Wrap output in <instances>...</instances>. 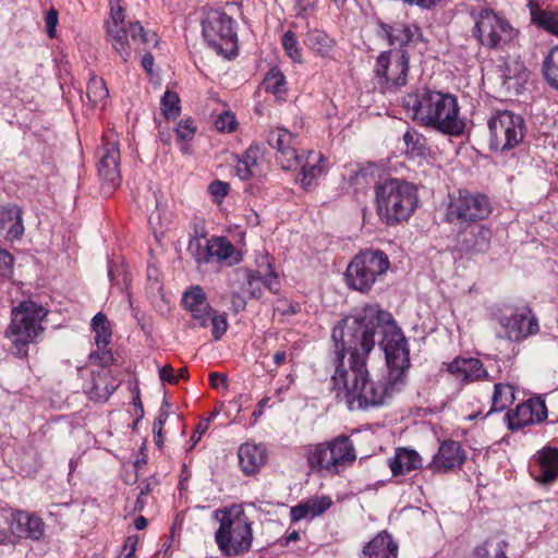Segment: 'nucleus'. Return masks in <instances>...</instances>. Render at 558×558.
<instances>
[{"mask_svg": "<svg viewBox=\"0 0 558 558\" xmlns=\"http://www.w3.org/2000/svg\"><path fill=\"white\" fill-rule=\"evenodd\" d=\"M417 204V187L413 183L392 178L376 185L377 213L388 226L407 221Z\"/></svg>", "mask_w": 558, "mask_h": 558, "instance_id": "39448f33", "label": "nucleus"}, {"mask_svg": "<svg viewBox=\"0 0 558 558\" xmlns=\"http://www.w3.org/2000/svg\"><path fill=\"white\" fill-rule=\"evenodd\" d=\"M492 232L483 226L472 229L470 238L462 241V248L468 253H485L490 246Z\"/></svg>", "mask_w": 558, "mask_h": 558, "instance_id": "7c9ffc66", "label": "nucleus"}, {"mask_svg": "<svg viewBox=\"0 0 558 558\" xmlns=\"http://www.w3.org/2000/svg\"><path fill=\"white\" fill-rule=\"evenodd\" d=\"M439 0H403V2L411 4V5H417L423 9H430L434 7Z\"/></svg>", "mask_w": 558, "mask_h": 558, "instance_id": "0e129e2a", "label": "nucleus"}, {"mask_svg": "<svg viewBox=\"0 0 558 558\" xmlns=\"http://www.w3.org/2000/svg\"><path fill=\"white\" fill-rule=\"evenodd\" d=\"M305 518H310V511L306 502L295 506L291 509L292 521H300Z\"/></svg>", "mask_w": 558, "mask_h": 558, "instance_id": "13d9d810", "label": "nucleus"}, {"mask_svg": "<svg viewBox=\"0 0 558 558\" xmlns=\"http://www.w3.org/2000/svg\"><path fill=\"white\" fill-rule=\"evenodd\" d=\"M492 213L488 197L481 193L459 191L451 197L446 213V220L460 228L486 219Z\"/></svg>", "mask_w": 558, "mask_h": 558, "instance_id": "f8f14e48", "label": "nucleus"}, {"mask_svg": "<svg viewBox=\"0 0 558 558\" xmlns=\"http://www.w3.org/2000/svg\"><path fill=\"white\" fill-rule=\"evenodd\" d=\"M234 174L242 181L263 175V153L258 144L251 145L234 165Z\"/></svg>", "mask_w": 558, "mask_h": 558, "instance_id": "5701e85b", "label": "nucleus"}, {"mask_svg": "<svg viewBox=\"0 0 558 558\" xmlns=\"http://www.w3.org/2000/svg\"><path fill=\"white\" fill-rule=\"evenodd\" d=\"M161 111L167 119H174L179 116L180 98L175 92L166 90L160 100Z\"/></svg>", "mask_w": 558, "mask_h": 558, "instance_id": "79ce46f5", "label": "nucleus"}, {"mask_svg": "<svg viewBox=\"0 0 558 558\" xmlns=\"http://www.w3.org/2000/svg\"><path fill=\"white\" fill-rule=\"evenodd\" d=\"M209 325L213 327V337L219 340L228 329V323L225 314L216 315L214 310L209 314Z\"/></svg>", "mask_w": 558, "mask_h": 558, "instance_id": "de8ad7c7", "label": "nucleus"}, {"mask_svg": "<svg viewBox=\"0 0 558 558\" xmlns=\"http://www.w3.org/2000/svg\"><path fill=\"white\" fill-rule=\"evenodd\" d=\"M490 135L495 140H523L524 121L510 111H499L488 121Z\"/></svg>", "mask_w": 558, "mask_h": 558, "instance_id": "f3484780", "label": "nucleus"}, {"mask_svg": "<svg viewBox=\"0 0 558 558\" xmlns=\"http://www.w3.org/2000/svg\"><path fill=\"white\" fill-rule=\"evenodd\" d=\"M234 20L219 10H210L202 22L203 36L218 54L231 58L236 52Z\"/></svg>", "mask_w": 558, "mask_h": 558, "instance_id": "9b49d317", "label": "nucleus"}, {"mask_svg": "<svg viewBox=\"0 0 558 558\" xmlns=\"http://www.w3.org/2000/svg\"><path fill=\"white\" fill-rule=\"evenodd\" d=\"M142 65L148 73L153 71L154 57L151 53L147 52L144 54L142 59Z\"/></svg>", "mask_w": 558, "mask_h": 558, "instance_id": "338daca9", "label": "nucleus"}, {"mask_svg": "<svg viewBox=\"0 0 558 558\" xmlns=\"http://www.w3.org/2000/svg\"><path fill=\"white\" fill-rule=\"evenodd\" d=\"M508 544L500 537L487 538L473 550V558H508Z\"/></svg>", "mask_w": 558, "mask_h": 558, "instance_id": "72a5a7b5", "label": "nucleus"}, {"mask_svg": "<svg viewBox=\"0 0 558 558\" xmlns=\"http://www.w3.org/2000/svg\"><path fill=\"white\" fill-rule=\"evenodd\" d=\"M331 499L327 496H316L306 501L310 518L323 514L331 506Z\"/></svg>", "mask_w": 558, "mask_h": 558, "instance_id": "49530a36", "label": "nucleus"}, {"mask_svg": "<svg viewBox=\"0 0 558 558\" xmlns=\"http://www.w3.org/2000/svg\"><path fill=\"white\" fill-rule=\"evenodd\" d=\"M263 286L264 288L268 289L270 292H278L279 290V281L278 277L274 272H269L266 275H263Z\"/></svg>", "mask_w": 558, "mask_h": 558, "instance_id": "4d7b16f0", "label": "nucleus"}, {"mask_svg": "<svg viewBox=\"0 0 558 558\" xmlns=\"http://www.w3.org/2000/svg\"><path fill=\"white\" fill-rule=\"evenodd\" d=\"M304 45L317 54L327 57L332 50L333 40L325 32L312 29L306 33Z\"/></svg>", "mask_w": 558, "mask_h": 558, "instance_id": "f704fd0d", "label": "nucleus"}, {"mask_svg": "<svg viewBox=\"0 0 558 558\" xmlns=\"http://www.w3.org/2000/svg\"><path fill=\"white\" fill-rule=\"evenodd\" d=\"M92 364L106 367L113 363V354L110 350L106 348H100L97 351H94L88 356Z\"/></svg>", "mask_w": 558, "mask_h": 558, "instance_id": "09e8293b", "label": "nucleus"}, {"mask_svg": "<svg viewBox=\"0 0 558 558\" xmlns=\"http://www.w3.org/2000/svg\"><path fill=\"white\" fill-rule=\"evenodd\" d=\"M92 329L95 332V342L98 349L107 348L111 341V328L107 316L97 313L92 319Z\"/></svg>", "mask_w": 558, "mask_h": 558, "instance_id": "c9c22d12", "label": "nucleus"}, {"mask_svg": "<svg viewBox=\"0 0 558 558\" xmlns=\"http://www.w3.org/2000/svg\"><path fill=\"white\" fill-rule=\"evenodd\" d=\"M390 45L413 46L423 39L422 32L416 25L395 24L383 27Z\"/></svg>", "mask_w": 558, "mask_h": 558, "instance_id": "cd10ccee", "label": "nucleus"}, {"mask_svg": "<svg viewBox=\"0 0 558 558\" xmlns=\"http://www.w3.org/2000/svg\"><path fill=\"white\" fill-rule=\"evenodd\" d=\"M13 257L5 251L0 252V276L10 277L12 274Z\"/></svg>", "mask_w": 558, "mask_h": 558, "instance_id": "864d4df0", "label": "nucleus"}, {"mask_svg": "<svg viewBox=\"0 0 558 558\" xmlns=\"http://www.w3.org/2000/svg\"><path fill=\"white\" fill-rule=\"evenodd\" d=\"M58 25V11L51 8L46 15V29L50 38H54Z\"/></svg>", "mask_w": 558, "mask_h": 558, "instance_id": "603ef678", "label": "nucleus"}, {"mask_svg": "<svg viewBox=\"0 0 558 558\" xmlns=\"http://www.w3.org/2000/svg\"><path fill=\"white\" fill-rule=\"evenodd\" d=\"M300 167V182L303 187L310 189L323 174H325L327 170V160L320 151L310 150L304 156Z\"/></svg>", "mask_w": 558, "mask_h": 558, "instance_id": "b1692460", "label": "nucleus"}, {"mask_svg": "<svg viewBox=\"0 0 558 558\" xmlns=\"http://www.w3.org/2000/svg\"><path fill=\"white\" fill-rule=\"evenodd\" d=\"M263 275L259 271L250 272L247 276V289L253 298H259L263 293Z\"/></svg>", "mask_w": 558, "mask_h": 558, "instance_id": "8fccbe9b", "label": "nucleus"}, {"mask_svg": "<svg viewBox=\"0 0 558 558\" xmlns=\"http://www.w3.org/2000/svg\"><path fill=\"white\" fill-rule=\"evenodd\" d=\"M272 136H276L277 140H282L283 137L286 136H289V137H295L298 136V134H292L289 130L284 129V128H277L274 132H272Z\"/></svg>", "mask_w": 558, "mask_h": 558, "instance_id": "774afa93", "label": "nucleus"}, {"mask_svg": "<svg viewBox=\"0 0 558 558\" xmlns=\"http://www.w3.org/2000/svg\"><path fill=\"white\" fill-rule=\"evenodd\" d=\"M159 376L162 381H167L171 385H174L178 383V377L174 375V371L172 366L165 365L159 369Z\"/></svg>", "mask_w": 558, "mask_h": 558, "instance_id": "052dcab7", "label": "nucleus"}, {"mask_svg": "<svg viewBox=\"0 0 558 558\" xmlns=\"http://www.w3.org/2000/svg\"><path fill=\"white\" fill-rule=\"evenodd\" d=\"M381 328L383 339L380 345L385 352L387 365H392V374L399 376L402 368L410 365L407 339L396 325L390 313L381 311L375 305L365 306L361 313L345 317L332 330V340L336 343L335 366L338 355L343 354L347 365L353 364L356 359L366 362L369 352L375 345V333Z\"/></svg>", "mask_w": 558, "mask_h": 558, "instance_id": "f257e3e1", "label": "nucleus"}, {"mask_svg": "<svg viewBox=\"0 0 558 558\" xmlns=\"http://www.w3.org/2000/svg\"><path fill=\"white\" fill-rule=\"evenodd\" d=\"M7 523L10 533L17 538L40 541L45 536V522L36 513L12 510Z\"/></svg>", "mask_w": 558, "mask_h": 558, "instance_id": "2eb2a0df", "label": "nucleus"}, {"mask_svg": "<svg viewBox=\"0 0 558 558\" xmlns=\"http://www.w3.org/2000/svg\"><path fill=\"white\" fill-rule=\"evenodd\" d=\"M109 17L105 21L106 41L123 62H128L134 53L158 45L155 32L145 31L140 22H125L120 0H109Z\"/></svg>", "mask_w": 558, "mask_h": 558, "instance_id": "20e7f679", "label": "nucleus"}, {"mask_svg": "<svg viewBox=\"0 0 558 558\" xmlns=\"http://www.w3.org/2000/svg\"><path fill=\"white\" fill-rule=\"evenodd\" d=\"M308 466L318 472L339 474L356 460L355 448L347 436L310 445L306 449Z\"/></svg>", "mask_w": 558, "mask_h": 558, "instance_id": "6e6552de", "label": "nucleus"}, {"mask_svg": "<svg viewBox=\"0 0 558 558\" xmlns=\"http://www.w3.org/2000/svg\"><path fill=\"white\" fill-rule=\"evenodd\" d=\"M215 128L221 133L233 132L238 126L235 116L230 111H223L215 119Z\"/></svg>", "mask_w": 558, "mask_h": 558, "instance_id": "a18cd8bd", "label": "nucleus"}, {"mask_svg": "<svg viewBox=\"0 0 558 558\" xmlns=\"http://www.w3.org/2000/svg\"><path fill=\"white\" fill-rule=\"evenodd\" d=\"M7 229L9 240L20 239L24 233L22 210L15 204L0 206V230Z\"/></svg>", "mask_w": 558, "mask_h": 558, "instance_id": "a878e982", "label": "nucleus"}, {"mask_svg": "<svg viewBox=\"0 0 558 558\" xmlns=\"http://www.w3.org/2000/svg\"><path fill=\"white\" fill-rule=\"evenodd\" d=\"M388 368L387 376L373 379L369 378L366 362L363 363L361 357L353 360L352 365H347L344 355L339 353L338 364L332 375L336 397L344 400L351 410L383 405L398 389V386L403 384L407 369L402 368L397 377L392 374L395 367L388 365Z\"/></svg>", "mask_w": 558, "mask_h": 558, "instance_id": "f03ea898", "label": "nucleus"}, {"mask_svg": "<svg viewBox=\"0 0 558 558\" xmlns=\"http://www.w3.org/2000/svg\"><path fill=\"white\" fill-rule=\"evenodd\" d=\"M399 546L392 536L386 532H379L363 548L362 558H398Z\"/></svg>", "mask_w": 558, "mask_h": 558, "instance_id": "393cba45", "label": "nucleus"}, {"mask_svg": "<svg viewBox=\"0 0 558 558\" xmlns=\"http://www.w3.org/2000/svg\"><path fill=\"white\" fill-rule=\"evenodd\" d=\"M209 240L194 238L189 243V252L198 264L208 263L210 260Z\"/></svg>", "mask_w": 558, "mask_h": 558, "instance_id": "37998d69", "label": "nucleus"}, {"mask_svg": "<svg viewBox=\"0 0 558 558\" xmlns=\"http://www.w3.org/2000/svg\"><path fill=\"white\" fill-rule=\"evenodd\" d=\"M388 255L379 250L361 251L350 262L345 271L348 286L360 292H368L389 269Z\"/></svg>", "mask_w": 558, "mask_h": 558, "instance_id": "9d476101", "label": "nucleus"}, {"mask_svg": "<svg viewBox=\"0 0 558 558\" xmlns=\"http://www.w3.org/2000/svg\"><path fill=\"white\" fill-rule=\"evenodd\" d=\"M272 146L276 151V160L282 169L290 170L301 165L305 155L299 154L291 142H274Z\"/></svg>", "mask_w": 558, "mask_h": 558, "instance_id": "2f4dec72", "label": "nucleus"}, {"mask_svg": "<svg viewBox=\"0 0 558 558\" xmlns=\"http://www.w3.org/2000/svg\"><path fill=\"white\" fill-rule=\"evenodd\" d=\"M531 16L534 23L558 36V13L534 8L531 10Z\"/></svg>", "mask_w": 558, "mask_h": 558, "instance_id": "a19ab883", "label": "nucleus"}, {"mask_svg": "<svg viewBox=\"0 0 558 558\" xmlns=\"http://www.w3.org/2000/svg\"><path fill=\"white\" fill-rule=\"evenodd\" d=\"M86 94L93 106H105L109 98V92L105 81L96 75L89 78Z\"/></svg>", "mask_w": 558, "mask_h": 558, "instance_id": "4c0bfd02", "label": "nucleus"}, {"mask_svg": "<svg viewBox=\"0 0 558 558\" xmlns=\"http://www.w3.org/2000/svg\"><path fill=\"white\" fill-rule=\"evenodd\" d=\"M547 417V409L542 400H529L517 405L513 412L505 415L508 427L511 430L519 429L523 426L541 423Z\"/></svg>", "mask_w": 558, "mask_h": 558, "instance_id": "a211bd4d", "label": "nucleus"}, {"mask_svg": "<svg viewBox=\"0 0 558 558\" xmlns=\"http://www.w3.org/2000/svg\"><path fill=\"white\" fill-rule=\"evenodd\" d=\"M536 459L541 468L537 480L549 484L558 477V449L546 447L537 451Z\"/></svg>", "mask_w": 558, "mask_h": 558, "instance_id": "c756f323", "label": "nucleus"}, {"mask_svg": "<svg viewBox=\"0 0 558 558\" xmlns=\"http://www.w3.org/2000/svg\"><path fill=\"white\" fill-rule=\"evenodd\" d=\"M166 408H168L167 403L160 408L159 415L154 422L153 432L162 433L163 425L168 418V410Z\"/></svg>", "mask_w": 558, "mask_h": 558, "instance_id": "bf43d9fd", "label": "nucleus"}, {"mask_svg": "<svg viewBox=\"0 0 558 558\" xmlns=\"http://www.w3.org/2000/svg\"><path fill=\"white\" fill-rule=\"evenodd\" d=\"M208 426H209V420H206V421H204V422H201V423L197 425L196 430H195L194 435H193V436H192V438H191V440L193 441L192 447H193V446H195V445L199 441V439H201L202 435L206 432V429L208 428Z\"/></svg>", "mask_w": 558, "mask_h": 558, "instance_id": "e2e57ef3", "label": "nucleus"}, {"mask_svg": "<svg viewBox=\"0 0 558 558\" xmlns=\"http://www.w3.org/2000/svg\"><path fill=\"white\" fill-rule=\"evenodd\" d=\"M465 460V452L458 441H444L438 452L433 457L428 469L435 473L448 472L461 468Z\"/></svg>", "mask_w": 558, "mask_h": 558, "instance_id": "6ab92c4d", "label": "nucleus"}, {"mask_svg": "<svg viewBox=\"0 0 558 558\" xmlns=\"http://www.w3.org/2000/svg\"><path fill=\"white\" fill-rule=\"evenodd\" d=\"M47 313L44 306L33 301H24L13 308L7 336L12 342V351L15 355L20 357L27 355L28 345L36 342L44 332L41 322Z\"/></svg>", "mask_w": 558, "mask_h": 558, "instance_id": "423d86ee", "label": "nucleus"}, {"mask_svg": "<svg viewBox=\"0 0 558 558\" xmlns=\"http://www.w3.org/2000/svg\"><path fill=\"white\" fill-rule=\"evenodd\" d=\"M208 189L213 196L217 198H223L228 194L229 183L217 180L210 183Z\"/></svg>", "mask_w": 558, "mask_h": 558, "instance_id": "5fc2aeb1", "label": "nucleus"}, {"mask_svg": "<svg viewBox=\"0 0 558 558\" xmlns=\"http://www.w3.org/2000/svg\"><path fill=\"white\" fill-rule=\"evenodd\" d=\"M239 463L245 474L255 473L266 461L265 449L253 444H243L239 448Z\"/></svg>", "mask_w": 558, "mask_h": 558, "instance_id": "c85d7f7f", "label": "nucleus"}, {"mask_svg": "<svg viewBox=\"0 0 558 558\" xmlns=\"http://www.w3.org/2000/svg\"><path fill=\"white\" fill-rule=\"evenodd\" d=\"M473 34L483 46L497 48L511 41L515 32L505 17L492 10H484L475 22Z\"/></svg>", "mask_w": 558, "mask_h": 558, "instance_id": "ddd939ff", "label": "nucleus"}, {"mask_svg": "<svg viewBox=\"0 0 558 558\" xmlns=\"http://www.w3.org/2000/svg\"><path fill=\"white\" fill-rule=\"evenodd\" d=\"M282 46L287 54L295 62L302 61V52L299 48L296 36L293 32L287 31L282 35Z\"/></svg>", "mask_w": 558, "mask_h": 558, "instance_id": "c03bdc74", "label": "nucleus"}, {"mask_svg": "<svg viewBox=\"0 0 558 558\" xmlns=\"http://www.w3.org/2000/svg\"><path fill=\"white\" fill-rule=\"evenodd\" d=\"M263 85L265 89L274 95L280 97L287 93V82L282 72L272 68L265 76Z\"/></svg>", "mask_w": 558, "mask_h": 558, "instance_id": "ea45409f", "label": "nucleus"}, {"mask_svg": "<svg viewBox=\"0 0 558 558\" xmlns=\"http://www.w3.org/2000/svg\"><path fill=\"white\" fill-rule=\"evenodd\" d=\"M514 401V389L510 385L496 384L489 412H501Z\"/></svg>", "mask_w": 558, "mask_h": 558, "instance_id": "e433bc0d", "label": "nucleus"}, {"mask_svg": "<svg viewBox=\"0 0 558 558\" xmlns=\"http://www.w3.org/2000/svg\"><path fill=\"white\" fill-rule=\"evenodd\" d=\"M98 174L110 192L121 182L119 142H105L99 149Z\"/></svg>", "mask_w": 558, "mask_h": 558, "instance_id": "dca6fc26", "label": "nucleus"}, {"mask_svg": "<svg viewBox=\"0 0 558 558\" xmlns=\"http://www.w3.org/2000/svg\"><path fill=\"white\" fill-rule=\"evenodd\" d=\"M220 526L215 539L226 556H238L250 550L253 530L250 518L241 506H231L220 511Z\"/></svg>", "mask_w": 558, "mask_h": 558, "instance_id": "0eeeda50", "label": "nucleus"}, {"mask_svg": "<svg viewBox=\"0 0 558 558\" xmlns=\"http://www.w3.org/2000/svg\"><path fill=\"white\" fill-rule=\"evenodd\" d=\"M543 73L547 83L558 90V46H555L544 59Z\"/></svg>", "mask_w": 558, "mask_h": 558, "instance_id": "58836bf2", "label": "nucleus"}, {"mask_svg": "<svg viewBox=\"0 0 558 558\" xmlns=\"http://www.w3.org/2000/svg\"><path fill=\"white\" fill-rule=\"evenodd\" d=\"M175 131L180 140L191 138L196 132L195 121L191 118L182 120L177 125Z\"/></svg>", "mask_w": 558, "mask_h": 558, "instance_id": "3c124183", "label": "nucleus"}, {"mask_svg": "<svg viewBox=\"0 0 558 558\" xmlns=\"http://www.w3.org/2000/svg\"><path fill=\"white\" fill-rule=\"evenodd\" d=\"M209 380L213 388L218 389L220 386L227 388V375L221 373H210Z\"/></svg>", "mask_w": 558, "mask_h": 558, "instance_id": "680f3d73", "label": "nucleus"}, {"mask_svg": "<svg viewBox=\"0 0 558 558\" xmlns=\"http://www.w3.org/2000/svg\"><path fill=\"white\" fill-rule=\"evenodd\" d=\"M403 107L413 120L445 135L460 136L464 131L457 98L450 94L421 88L403 98Z\"/></svg>", "mask_w": 558, "mask_h": 558, "instance_id": "7ed1b4c3", "label": "nucleus"}, {"mask_svg": "<svg viewBox=\"0 0 558 558\" xmlns=\"http://www.w3.org/2000/svg\"><path fill=\"white\" fill-rule=\"evenodd\" d=\"M447 371L463 384L476 381L488 376L483 363L475 357H456L447 364Z\"/></svg>", "mask_w": 558, "mask_h": 558, "instance_id": "4be33fe9", "label": "nucleus"}, {"mask_svg": "<svg viewBox=\"0 0 558 558\" xmlns=\"http://www.w3.org/2000/svg\"><path fill=\"white\" fill-rule=\"evenodd\" d=\"M137 542L138 537L136 535L128 536L124 542V549H128V553L135 555Z\"/></svg>", "mask_w": 558, "mask_h": 558, "instance_id": "69168bd1", "label": "nucleus"}, {"mask_svg": "<svg viewBox=\"0 0 558 558\" xmlns=\"http://www.w3.org/2000/svg\"><path fill=\"white\" fill-rule=\"evenodd\" d=\"M409 71V54L402 50L381 52L376 60L375 74L385 89L404 86Z\"/></svg>", "mask_w": 558, "mask_h": 558, "instance_id": "4468645a", "label": "nucleus"}, {"mask_svg": "<svg viewBox=\"0 0 558 558\" xmlns=\"http://www.w3.org/2000/svg\"><path fill=\"white\" fill-rule=\"evenodd\" d=\"M405 153L410 156V158H415L424 155V142H405Z\"/></svg>", "mask_w": 558, "mask_h": 558, "instance_id": "6e6d98bb", "label": "nucleus"}, {"mask_svg": "<svg viewBox=\"0 0 558 558\" xmlns=\"http://www.w3.org/2000/svg\"><path fill=\"white\" fill-rule=\"evenodd\" d=\"M210 259L227 260L230 264L240 262V254L235 252L234 246L223 236H217L209 240Z\"/></svg>", "mask_w": 558, "mask_h": 558, "instance_id": "473e14b6", "label": "nucleus"}, {"mask_svg": "<svg viewBox=\"0 0 558 558\" xmlns=\"http://www.w3.org/2000/svg\"><path fill=\"white\" fill-rule=\"evenodd\" d=\"M498 325L497 338L520 343L539 332V323L529 306L502 304L493 312Z\"/></svg>", "mask_w": 558, "mask_h": 558, "instance_id": "1a4fd4ad", "label": "nucleus"}, {"mask_svg": "<svg viewBox=\"0 0 558 558\" xmlns=\"http://www.w3.org/2000/svg\"><path fill=\"white\" fill-rule=\"evenodd\" d=\"M422 464L423 460L418 452L403 447L397 448L395 456L389 460V468L393 476L418 470Z\"/></svg>", "mask_w": 558, "mask_h": 558, "instance_id": "bb28decb", "label": "nucleus"}, {"mask_svg": "<svg viewBox=\"0 0 558 558\" xmlns=\"http://www.w3.org/2000/svg\"><path fill=\"white\" fill-rule=\"evenodd\" d=\"M182 303L184 308L190 312L194 326H209V314L213 308L207 301L203 288L195 286L185 291L182 298Z\"/></svg>", "mask_w": 558, "mask_h": 558, "instance_id": "412c9836", "label": "nucleus"}, {"mask_svg": "<svg viewBox=\"0 0 558 558\" xmlns=\"http://www.w3.org/2000/svg\"><path fill=\"white\" fill-rule=\"evenodd\" d=\"M499 77L500 88L505 96H518L522 93L529 80V71L523 62L513 60L504 65Z\"/></svg>", "mask_w": 558, "mask_h": 558, "instance_id": "aec40b11", "label": "nucleus"}]
</instances>
